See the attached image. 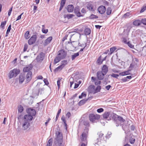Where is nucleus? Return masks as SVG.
I'll return each instance as SVG.
<instances>
[{
	"label": "nucleus",
	"instance_id": "f257e3e1",
	"mask_svg": "<svg viewBox=\"0 0 146 146\" xmlns=\"http://www.w3.org/2000/svg\"><path fill=\"white\" fill-rule=\"evenodd\" d=\"M56 138L54 142L56 146H63L62 144L63 136L61 132L57 131L56 132Z\"/></svg>",
	"mask_w": 146,
	"mask_h": 146
},
{
	"label": "nucleus",
	"instance_id": "f03ea898",
	"mask_svg": "<svg viewBox=\"0 0 146 146\" xmlns=\"http://www.w3.org/2000/svg\"><path fill=\"white\" fill-rule=\"evenodd\" d=\"M67 52L64 50H60L58 52L57 56L54 60V63L56 64L61 60L64 58L66 56Z\"/></svg>",
	"mask_w": 146,
	"mask_h": 146
},
{
	"label": "nucleus",
	"instance_id": "7ed1b4c3",
	"mask_svg": "<svg viewBox=\"0 0 146 146\" xmlns=\"http://www.w3.org/2000/svg\"><path fill=\"white\" fill-rule=\"evenodd\" d=\"M20 72V70L17 68H14L11 70L9 72L8 77L9 79L16 77Z\"/></svg>",
	"mask_w": 146,
	"mask_h": 146
},
{
	"label": "nucleus",
	"instance_id": "20e7f679",
	"mask_svg": "<svg viewBox=\"0 0 146 146\" xmlns=\"http://www.w3.org/2000/svg\"><path fill=\"white\" fill-rule=\"evenodd\" d=\"M100 117V115L98 114H91L89 115V119L92 122H94L96 120L98 119Z\"/></svg>",
	"mask_w": 146,
	"mask_h": 146
},
{
	"label": "nucleus",
	"instance_id": "39448f33",
	"mask_svg": "<svg viewBox=\"0 0 146 146\" xmlns=\"http://www.w3.org/2000/svg\"><path fill=\"white\" fill-rule=\"evenodd\" d=\"M91 88L90 90V92L91 93L93 94H95L100 92L101 89V87L100 86H97L96 88L94 86H90V88Z\"/></svg>",
	"mask_w": 146,
	"mask_h": 146
},
{
	"label": "nucleus",
	"instance_id": "423d86ee",
	"mask_svg": "<svg viewBox=\"0 0 146 146\" xmlns=\"http://www.w3.org/2000/svg\"><path fill=\"white\" fill-rule=\"evenodd\" d=\"M88 132V129H85L84 132L82 133L81 137V141H85V142L86 143H87L86 141Z\"/></svg>",
	"mask_w": 146,
	"mask_h": 146
},
{
	"label": "nucleus",
	"instance_id": "0eeeda50",
	"mask_svg": "<svg viewBox=\"0 0 146 146\" xmlns=\"http://www.w3.org/2000/svg\"><path fill=\"white\" fill-rule=\"evenodd\" d=\"M68 63L67 61L66 60H64L62 61V63L60 65L58 66L54 70L55 72L61 70L64 66L67 64Z\"/></svg>",
	"mask_w": 146,
	"mask_h": 146
},
{
	"label": "nucleus",
	"instance_id": "6e6552de",
	"mask_svg": "<svg viewBox=\"0 0 146 146\" xmlns=\"http://www.w3.org/2000/svg\"><path fill=\"white\" fill-rule=\"evenodd\" d=\"M30 126V123L27 121L24 120L22 125V129L24 130H27Z\"/></svg>",
	"mask_w": 146,
	"mask_h": 146
},
{
	"label": "nucleus",
	"instance_id": "1a4fd4ad",
	"mask_svg": "<svg viewBox=\"0 0 146 146\" xmlns=\"http://www.w3.org/2000/svg\"><path fill=\"white\" fill-rule=\"evenodd\" d=\"M37 39L36 35H33L28 41V44L29 45H31L35 42Z\"/></svg>",
	"mask_w": 146,
	"mask_h": 146
},
{
	"label": "nucleus",
	"instance_id": "9d476101",
	"mask_svg": "<svg viewBox=\"0 0 146 146\" xmlns=\"http://www.w3.org/2000/svg\"><path fill=\"white\" fill-rule=\"evenodd\" d=\"M111 117L114 121L115 123L116 124V126L117 127L119 126V123H117V119L118 116L115 113H113L112 114H111Z\"/></svg>",
	"mask_w": 146,
	"mask_h": 146
},
{
	"label": "nucleus",
	"instance_id": "9b49d317",
	"mask_svg": "<svg viewBox=\"0 0 146 146\" xmlns=\"http://www.w3.org/2000/svg\"><path fill=\"white\" fill-rule=\"evenodd\" d=\"M86 7L88 10L94 13L95 11L94 8L93 4L91 3H88L86 5Z\"/></svg>",
	"mask_w": 146,
	"mask_h": 146
},
{
	"label": "nucleus",
	"instance_id": "f8f14e48",
	"mask_svg": "<svg viewBox=\"0 0 146 146\" xmlns=\"http://www.w3.org/2000/svg\"><path fill=\"white\" fill-rule=\"evenodd\" d=\"M44 54L42 52L40 53L36 58V60L38 62H41L44 58Z\"/></svg>",
	"mask_w": 146,
	"mask_h": 146
},
{
	"label": "nucleus",
	"instance_id": "ddd939ff",
	"mask_svg": "<svg viewBox=\"0 0 146 146\" xmlns=\"http://www.w3.org/2000/svg\"><path fill=\"white\" fill-rule=\"evenodd\" d=\"M131 28V27L129 24H127L124 27V33L126 34L127 35H128Z\"/></svg>",
	"mask_w": 146,
	"mask_h": 146
},
{
	"label": "nucleus",
	"instance_id": "4468645a",
	"mask_svg": "<svg viewBox=\"0 0 146 146\" xmlns=\"http://www.w3.org/2000/svg\"><path fill=\"white\" fill-rule=\"evenodd\" d=\"M74 13L78 17H82L83 15L82 14L80 11L79 7H76L74 9Z\"/></svg>",
	"mask_w": 146,
	"mask_h": 146
},
{
	"label": "nucleus",
	"instance_id": "2eb2a0df",
	"mask_svg": "<svg viewBox=\"0 0 146 146\" xmlns=\"http://www.w3.org/2000/svg\"><path fill=\"white\" fill-rule=\"evenodd\" d=\"M105 75V74L100 71H98L97 72V76L98 79L100 80H103L104 78Z\"/></svg>",
	"mask_w": 146,
	"mask_h": 146
},
{
	"label": "nucleus",
	"instance_id": "dca6fc26",
	"mask_svg": "<svg viewBox=\"0 0 146 146\" xmlns=\"http://www.w3.org/2000/svg\"><path fill=\"white\" fill-rule=\"evenodd\" d=\"M52 39V37L50 36L48 38L43 42V44L44 46H46L49 44L51 42Z\"/></svg>",
	"mask_w": 146,
	"mask_h": 146
},
{
	"label": "nucleus",
	"instance_id": "f3484780",
	"mask_svg": "<svg viewBox=\"0 0 146 146\" xmlns=\"http://www.w3.org/2000/svg\"><path fill=\"white\" fill-rule=\"evenodd\" d=\"M91 79L92 81L94 82L96 85H99L100 84L101 82L99 79H98L94 77H92Z\"/></svg>",
	"mask_w": 146,
	"mask_h": 146
},
{
	"label": "nucleus",
	"instance_id": "a211bd4d",
	"mask_svg": "<svg viewBox=\"0 0 146 146\" xmlns=\"http://www.w3.org/2000/svg\"><path fill=\"white\" fill-rule=\"evenodd\" d=\"M98 10L99 13L102 14L105 12L106 9L105 6H101L98 7Z\"/></svg>",
	"mask_w": 146,
	"mask_h": 146
},
{
	"label": "nucleus",
	"instance_id": "6ab92c4d",
	"mask_svg": "<svg viewBox=\"0 0 146 146\" xmlns=\"http://www.w3.org/2000/svg\"><path fill=\"white\" fill-rule=\"evenodd\" d=\"M33 118V117L29 114L25 115L24 117V120L27 121L29 122L32 120Z\"/></svg>",
	"mask_w": 146,
	"mask_h": 146
},
{
	"label": "nucleus",
	"instance_id": "aec40b11",
	"mask_svg": "<svg viewBox=\"0 0 146 146\" xmlns=\"http://www.w3.org/2000/svg\"><path fill=\"white\" fill-rule=\"evenodd\" d=\"M32 73L31 71L29 72L26 76V79L28 82H29L32 79Z\"/></svg>",
	"mask_w": 146,
	"mask_h": 146
},
{
	"label": "nucleus",
	"instance_id": "412c9836",
	"mask_svg": "<svg viewBox=\"0 0 146 146\" xmlns=\"http://www.w3.org/2000/svg\"><path fill=\"white\" fill-rule=\"evenodd\" d=\"M27 112L28 114L32 115L33 117L34 116L36 113L35 110L31 108L29 109Z\"/></svg>",
	"mask_w": 146,
	"mask_h": 146
},
{
	"label": "nucleus",
	"instance_id": "4be33fe9",
	"mask_svg": "<svg viewBox=\"0 0 146 146\" xmlns=\"http://www.w3.org/2000/svg\"><path fill=\"white\" fill-rule=\"evenodd\" d=\"M108 68L107 66L104 65L102 68V71L101 72L104 74H106L108 72Z\"/></svg>",
	"mask_w": 146,
	"mask_h": 146
},
{
	"label": "nucleus",
	"instance_id": "5701e85b",
	"mask_svg": "<svg viewBox=\"0 0 146 146\" xmlns=\"http://www.w3.org/2000/svg\"><path fill=\"white\" fill-rule=\"evenodd\" d=\"M32 68L31 65H29L23 68V71L25 72H29V71L32 69Z\"/></svg>",
	"mask_w": 146,
	"mask_h": 146
},
{
	"label": "nucleus",
	"instance_id": "b1692460",
	"mask_svg": "<svg viewBox=\"0 0 146 146\" xmlns=\"http://www.w3.org/2000/svg\"><path fill=\"white\" fill-rule=\"evenodd\" d=\"M25 77L23 74L20 75L19 77V81L20 83H22L25 80Z\"/></svg>",
	"mask_w": 146,
	"mask_h": 146
},
{
	"label": "nucleus",
	"instance_id": "393cba45",
	"mask_svg": "<svg viewBox=\"0 0 146 146\" xmlns=\"http://www.w3.org/2000/svg\"><path fill=\"white\" fill-rule=\"evenodd\" d=\"M74 6L72 5H68L67 8V10L68 12H71L73 11Z\"/></svg>",
	"mask_w": 146,
	"mask_h": 146
},
{
	"label": "nucleus",
	"instance_id": "a878e982",
	"mask_svg": "<svg viewBox=\"0 0 146 146\" xmlns=\"http://www.w3.org/2000/svg\"><path fill=\"white\" fill-rule=\"evenodd\" d=\"M133 24L135 26H139L141 24V21L140 20L134 21L133 22Z\"/></svg>",
	"mask_w": 146,
	"mask_h": 146
},
{
	"label": "nucleus",
	"instance_id": "bb28decb",
	"mask_svg": "<svg viewBox=\"0 0 146 146\" xmlns=\"http://www.w3.org/2000/svg\"><path fill=\"white\" fill-rule=\"evenodd\" d=\"M110 115V113L109 112H106L103 115V117L104 119L108 118Z\"/></svg>",
	"mask_w": 146,
	"mask_h": 146
},
{
	"label": "nucleus",
	"instance_id": "cd10ccee",
	"mask_svg": "<svg viewBox=\"0 0 146 146\" xmlns=\"http://www.w3.org/2000/svg\"><path fill=\"white\" fill-rule=\"evenodd\" d=\"M84 32L86 35H88L91 33V30L89 28H86L85 29Z\"/></svg>",
	"mask_w": 146,
	"mask_h": 146
},
{
	"label": "nucleus",
	"instance_id": "c85d7f7f",
	"mask_svg": "<svg viewBox=\"0 0 146 146\" xmlns=\"http://www.w3.org/2000/svg\"><path fill=\"white\" fill-rule=\"evenodd\" d=\"M125 120L123 119V118L120 117L118 116V119H117V123H119V124L121 123V122H123L124 121H125Z\"/></svg>",
	"mask_w": 146,
	"mask_h": 146
},
{
	"label": "nucleus",
	"instance_id": "c756f323",
	"mask_svg": "<svg viewBox=\"0 0 146 146\" xmlns=\"http://www.w3.org/2000/svg\"><path fill=\"white\" fill-rule=\"evenodd\" d=\"M79 52L74 53L72 55V60H74L77 57L79 56Z\"/></svg>",
	"mask_w": 146,
	"mask_h": 146
},
{
	"label": "nucleus",
	"instance_id": "7c9ffc66",
	"mask_svg": "<svg viewBox=\"0 0 146 146\" xmlns=\"http://www.w3.org/2000/svg\"><path fill=\"white\" fill-rule=\"evenodd\" d=\"M44 88H40L39 89L38 92V94H41L44 93Z\"/></svg>",
	"mask_w": 146,
	"mask_h": 146
},
{
	"label": "nucleus",
	"instance_id": "2f4dec72",
	"mask_svg": "<svg viewBox=\"0 0 146 146\" xmlns=\"http://www.w3.org/2000/svg\"><path fill=\"white\" fill-rule=\"evenodd\" d=\"M29 31H27L25 34V37L26 39H27L30 37L29 36Z\"/></svg>",
	"mask_w": 146,
	"mask_h": 146
},
{
	"label": "nucleus",
	"instance_id": "473e14b6",
	"mask_svg": "<svg viewBox=\"0 0 146 146\" xmlns=\"http://www.w3.org/2000/svg\"><path fill=\"white\" fill-rule=\"evenodd\" d=\"M74 16V15L73 14H68L64 15V17L65 18H67L69 19L72 18Z\"/></svg>",
	"mask_w": 146,
	"mask_h": 146
},
{
	"label": "nucleus",
	"instance_id": "72a5a7b5",
	"mask_svg": "<svg viewBox=\"0 0 146 146\" xmlns=\"http://www.w3.org/2000/svg\"><path fill=\"white\" fill-rule=\"evenodd\" d=\"M87 101V100H83L80 101L79 102V105L80 106L83 105Z\"/></svg>",
	"mask_w": 146,
	"mask_h": 146
},
{
	"label": "nucleus",
	"instance_id": "f704fd0d",
	"mask_svg": "<svg viewBox=\"0 0 146 146\" xmlns=\"http://www.w3.org/2000/svg\"><path fill=\"white\" fill-rule=\"evenodd\" d=\"M117 49V48L116 47H113L112 48H110V53H109V54H111L112 53H113L114 51Z\"/></svg>",
	"mask_w": 146,
	"mask_h": 146
},
{
	"label": "nucleus",
	"instance_id": "c9c22d12",
	"mask_svg": "<svg viewBox=\"0 0 146 146\" xmlns=\"http://www.w3.org/2000/svg\"><path fill=\"white\" fill-rule=\"evenodd\" d=\"M23 110V108L21 105H19L18 107V112L20 113L22 112Z\"/></svg>",
	"mask_w": 146,
	"mask_h": 146
},
{
	"label": "nucleus",
	"instance_id": "e433bc0d",
	"mask_svg": "<svg viewBox=\"0 0 146 146\" xmlns=\"http://www.w3.org/2000/svg\"><path fill=\"white\" fill-rule=\"evenodd\" d=\"M98 134L99 135V138L97 139L99 141H100V140L102 139V137L103 135L104 134L101 132H100L98 133Z\"/></svg>",
	"mask_w": 146,
	"mask_h": 146
},
{
	"label": "nucleus",
	"instance_id": "4c0bfd02",
	"mask_svg": "<svg viewBox=\"0 0 146 146\" xmlns=\"http://www.w3.org/2000/svg\"><path fill=\"white\" fill-rule=\"evenodd\" d=\"M52 139H50L48 142L46 146H52Z\"/></svg>",
	"mask_w": 146,
	"mask_h": 146
},
{
	"label": "nucleus",
	"instance_id": "58836bf2",
	"mask_svg": "<svg viewBox=\"0 0 146 146\" xmlns=\"http://www.w3.org/2000/svg\"><path fill=\"white\" fill-rule=\"evenodd\" d=\"M89 18L90 19H93L97 18H98V17L95 15L92 14L89 17Z\"/></svg>",
	"mask_w": 146,
	"mask_h": 146
},
{
	"label": "nucleus",
	"instance_id": "ea45409f",
	"mask_svg": "<svg viewBox=\"0 0 146 146\" xmlns=\"http://www.w3.org/2000/svg\"><path fill=\"white\" fill-rule=\"evenodd\" d=\"M146 10V4L144 5L141 8L140 11V13L143 12L145 10Z\"/></svg>",
	"mask_w": 146,
	"mask_h": 146
},
{
	"label": "nucleus",
	"instance_id": "a19ab883",
	"mask_svg": "<svg viewBox=\"0 0 146 146\" xmlns=\"http://www.w3.org/2000/svg\"><path fill=\"white\" fill-rule=\"evenodd\" d=\"M111 12V9L110 7H108L106 13L108 15H110Z\"/></svg>",
	"mask_w": 146,
	"mask_h": 146
},
{
	"label": "nucleus",
	"instance_id": "79ce46f5",
	"mask_svg": "<svg viewBox=\"0 0 146 146\" xmlns=\"http://www.w3.org/2000/svg\"><path fill=\"white\" fill-rule=\"evenodd\" d=\"M6 21H4L3 22H1V25L0 27H1L3 29H4V27L5 26L6 24Z\"/></svg>",
	"mask_w": 146,
	"mask_h": 146
},
{
	"label": "nucleus",
	"instance_id": "37998d69",
	"mask_svg": "<svg viewBox=\"0 0 146 146\" xmlns=\"http://www.w3.org/2000/svg\"><path fill=\"white\" fill-rule=\"evenodd\" d=\"M86 96V94L84 92H83L82 94L79 97V98L80 99H81L83 97H85Z\"/></svg>",
	"mask_w": 146,
	"mask_h": 146
},
{
	"label": "nucleus",
	"instance_id": "c03bdc74",
	"mask_svg": "<svg viewBox=\"0 0 146 146\" xmlns=\"http://www.w3.org/2000/svg\"><path fill=\"white\" fill-rule=\"evenodd\" d=\"M61 120L64 123V124L66 126L67 125V124L66 123V121L65 120V117L64 116H63L61 117Z\"/></svg>",
	"mask_w": 146,
	"mask_h": 146
},
{
	"label": "nucleus",
	"instance_id": "a18cd8bd",
	"mask_svg": "<svg viewBox=\"0 0 146 146\" xmlns=\"http://www.w3.org/2000/svg\"><path fill=\"white\" fill-rule=\"evenodd\" d=\"M141 21V23H142L143 25H146V19L145 18L142 19Z\"/></svg>",
	"mask_w": 146,
	"mask_h": 146
},
{
	"label": "nucleus",
	"instance_id": "49530a36",
	"mask_svg": "<svg viewBox=\"0 0 146 146\" xmlns=\"http://www.w3.org/2000/svg\"><path fill=\"white\" fill-rule=\"evenodd\" d=\"M104 111V110L102 108H100L98 109L97 110V111L98 113H100L103 112Z\"/></svg>",
	"mask_w": 146,
	"mask_h": 146
},
{
	"label": "nucleus",
	"instance_id": "de8ad7c7",
	"mask_svg": "<svg viewBox=\"0 0 146 146\" xmlns=\"http://www.w3.org/2000/svg\"><path fill=\"white\" fill-rule=\"evenodd\" d=\"M111 77H113L117 78H118V77L119 76V75L117 74H112L111 75Z\"/></svg>",
	"mask_w": 146,
	"mask_h": 146
},
{
	"label": "nucleus",
	"instance_id": "09e8293b",
	"mask_svg": "<svg viewBox=\"0 0 146 146\" xmlns=\"http://www.w3.org/2000/svg\"><path fill=\"white\" fill-rule=\"evenodd\" d=\"M44 82V83L45 84L47 85L49 84L48 82L47 79L44 78L43 80Z\"/></svg>",
	"mask_w": 146,
	"mask_h": 146
},
{
	"label": "nucleus",
	"instance_id": "8fccbe9b",
	"mask_svg": "<svg viewBox=\"0 0 146 146\" xmlns=\"http://www.w3.org/2000/svg\"><path fill=\"white\" fill-rule=\"evenodd\" d=\"M135 141V139L132 138H131L130 139V142L131 144H133L134 143Z\"/></svg>",
	"mask_w": 146,
	"mask_h": 146
},
{
	"label": "nucleus",
	"instance_id": "3c124183",
	"mask_svg": "<svg viewBox=\"0 0 146 146\" xmlns=\"http://www.w3.org/2000/svg\"><path fill=\"white\" fill-rule=\"evenodd\" d=\"M127 44H128V46L131 48H133L134 47V46L132 45L129 41L127 42Z\"/></svg>",
	"mask_w": 146,
	"mask_h": 146
},
{
	"label": "nucleus",
	"instance_id": "603ef678",
	"mask_svg": "<svg viewBox=\"0 0 146 146\" xmlns=\"http://www.w3.org/2000/svg\"><path fill=\"white\" fill-rule=\"evenodd\" d=\"M42 32L44 33H46L48 32V30L45 29L44 28H42Z\"/></svg>",
	"mask_w": 146,
	"mask_h": 146
},
{
	"label": "nucleus",
	"instance_id": "864d4df0",
	"mask_svg": "<svg viewBox=\"0 0 146 146\" xmlns=\"http://www.w3.org/2000/svg\"><path fill=\"white\" fill-rule=\"evenodd\" d=\"M28 47V45L27 44H25L24 45V47L23 50L24 52H25L26 51Z\"/></svg>",
	"mask_w": 146,
	"mask_h": 146
},
{
	"label": "nucleus",
	"instance_id": "5fc2aeb1",
	"mask_svg": "<svg viewBox=\"0 0 146 146\" xmlns=\"http://www.w3.org/2000/svg\"><path fill=\"white\" fill-rule=\"evenodd\" d=\"M66 0H62L60 3V5L64 6Z\"/></svg>",
	"mask_w": 146,
	"mask_h": 146
},
{
	"label": "nucleus",
	"instance_id": "6e6d98bb",
	"mask_svg": "<svg viewBox=\"0 0 146 146\" xmlns=\"http://www.w3.org/2000/svg\"><path fill=\"white\" fill-rule=\"evenodd\" d=\"M12 7L11 8H10L9 9V10L8 11V15L9 16L11 13V11H12Z\"/></svg>",
	"mask_w": 146,
	"mask_h": 146
},
{
	"label": "nucleus",
	"instance_id": "4d7b16f0",
	"mask_svg": "<svg viewBox=\"0 0 146 146\" xmlns=\"http://www.w3.org/2000/svg\"><path fill=\"white\" fill-rule=\"evenodd\" d=\"M23 13H22L17 18V19L16 21L19 20H20L21 18V16L23 15Z\"/></svg>",
	"mask_w": 146,
	"mask_h": 146
},
{
	"label": "nucleus",
	"instance_id": "13d9d810",
	"mask_svg": "<svg viewBox=\"0 0 146 146\" xmlns=\"http://www.w3.org/2000/svg\"><path fill=\"white\" fill-rule=\"evenodd\" d=\"M81 12L83 14H85L86 13V11L84 8H82L81 11Z\"/></svg>",
	"mask_w": 146,
	"mask_h": 146
},
{
	"label": "nucleus",
	"instance_id": "bf43d9fd",
	"mask_svg": "<svg viewBox=\"0 0 146 146\" xmlns=\"http://www.w3.org/2000/svg\"><path fill=\"white\" fill-rule=\"evenodd\" d=\"M71 116V114L70 112H68L66 114V117L69 118Z\"/></svg>",
	"mask_w": 146,
	"mask_h": 146
},
{
	"label": "nucleus",
	"instance_id": "052dcab7",
	"mask_svg": "<svg viewBox=\"0 0 146 146\" xmlns=\"http://www.w3.org/2000/svg\"><path fill=\"white\" fill-rule=\"evenodd\" d=\"M97 62L98 64H101L102 63V62L101 61V59L99 58L97 61Z\"/></svg>",
	"mask_w": 146,
	"mask_h": 146
},
{
	"label": "nucleus",
	"instance_id": "680f3d73",
	"mask_svg": "<svg viewBox=\"0 0 146 146\" xmlns=\"http://www.w3.org/2000/svg\"><path fill=\"white\" fill-rule=\"evenodd\" d=\"M111 87V86L110 85H108L106 87V88L107 90H108Z\"/></svg>",
	"mask_w": 146,
	"mask_h": 146
},
{
	"label": "nucleus",
	"instance_id": "e2e57ef3",
	"mask_svg": "<svg viewBox=\"0 0 146 146\" xmlns=\"http://www.w3.org/2000/svg\"><path fill=\"white\" fill-rule=\"evenodd\" d=\"M37 78L38 79H42L43 78L42 76L41 75H39L37 76Z\"/></svg>",
	"mask_w": 146,
	"mask_h": 146
},
{
	"label": "nucleus",
	"instance_id": "0e129e2a",
	"mask_svg": "<svg viewBox=\"0 0 146 146\" xmlns=\"http://www.w3.org/2000/svg\"><path fill=\"white\" fill-rule=\"evenodd\" d=\"M131 70H128L127 71H125L124 72L125 73V74L126 75H128L129 74V72Z\"/></svg>",
	"mask_w": 146,
	"mask_h": 146
},
{
	"label": "nucleus",
	"instance_id": "69168bd1",
	"mask_svg": "<svg viewBox=\"0 0 146 146\" xmlns=\"http://www.w3.org/2000/svg\"><path fill=\"white\" fill-rule=\"evenodd\" d=\"M60 80H58L57 81V85L58 86V88L60 87Z\"/></svg>",
	"mask_w": 146,
	"mask_h": 146
},
{
	"label": "nucleus",
	"instance_id": "338daca9",
	"mask_svg": "<svg viewBox=\"0 0 146 146\" xmlns=\"http://www.w3.org/2000/svg\"><path fill=\"white\" fill-rule=\"evenodd\" d=\"M78 46H80V47H84L85 46V45L84 44H81L80 43H79L78 44Z\"/></svg>",
	"mask_w": 146,
	"mask_h": 146
},
{
	"label": "nucleus",
	"instance_id": "774afa93",
	"mask_svg": "<svg viewBox=\"0 0 146 146\" xmlns=\"http://www.w3.org/2000/svg\"><path fill=\"white\" fill-rule=\"evenodd\" d=\"M11 25H9V27H8V28L7 29V32H9L10 31L11 29Z\"/></svg>",
	"mask_w": 146,
	"mask_h": 146
}]
</instances>
